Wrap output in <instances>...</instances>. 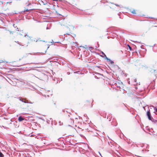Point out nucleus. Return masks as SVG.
Returning <instances> with one entry per match:
<instances>
[{
	"label": "nucleus",
	"mask_w": 157,
	"mask_h": 157,
	"mask_svg": "<svg viewBox=\"0 0 157 157\" xmlns=\"http://www.w3.org/2000/svg\"><path fill=\"white\" fill-rule=\"evenodd\" d=\"M29 58L27 56H24L21 58L19 60L15 61L14 66L20 67L22 65L29 64V62H28Z\"/></svg>",
	"instance_id": "obj_1"
},
{
	"label": "nucleus",
	"mask_w": 157,
	"mask_h": 157,
	"mask_svg": "<svg viewBox=\"0 0 157 157\" xmlns=\"http://www.w3.org/2000/svg\"><path fill=\"white\" fill-rule=\"evenodd\" d=\"M84 105L86 107H91L92 106L91 102L89 101H86L84 103Z\"/></svg>",
	"instance_id": "obj_2"
},
{
	"label": "nucleus",
	"mask_w": 157,
	"mask_h": 157,
	"mask_svg": "<svg viewBox=\"0 0 157 157\" xmlns=\"http://www.w3.org/2000/svg\"><path fill=\"white\" fill-rule=\"evenodd\" d=\"M34 9H35L34 8H33V7H30L28 9V8H27V9H25V10H24V12L26 11L27 12H28L30 11H32V10H34Z\"/></svg>",
	"instance_id": "obj_3"
},
{
	"label": "nucleus",
	"mask_w": 157,
	"mask_h": 157,
	"mask_svg": "<svg viewBox=\"0 0 157 157\" xmlns=\"http://www.w3.org/2000/svg\"><path fill=\"white\" fill-rule=\"evenodd\" d=\"M147 115L148 116V118L149 120H151V113L150 112V111H148L147 112Z\"/></svg>",
	"instance_id": "obj_4"
},
{
	"label": "nucleus",
	"mask_w": 157,
	"mask_h": 157,
	"mask_svg": "<svg viewBox=\"0 0 157 157\" xmlns=\"http://www.w3.org/2000/svg\"><path fill=\"white\" fill-rule=\"evenodd\" d=\"M24 120V118L22 117L21 116H20L18 118V121L19 122L21 121Z\"/></svg>",
	"instance_id": "obj_5"
},
{
	"label": "nucleus",
	"mask_w": 157,
	"mask_h": 157,
	"mask_svg": "<svg viewBox=\"0 0 157 157\" xmlns=\"http://www.w3.org/2000/svg\"><path fill=\"white\" fill-rule=\"evenodd\" d=\"M131 13H132L133 14H136V11L134 9L132 10H131Z\"/></svg>",
	"instance_id": "obj_6"
},
{
	"label": "nucleus",
	"mask_w": 157,
	"mask_h": 157,
	"mask_svg": "<svg viewBox=\"0 0 157 157\" xmlns=\"http://www.w3.org/2000/svg\"><path fill=\"white\" fill-rule=\"evenodd\" d=\"M22 101L23 102H24L27 103H28V100H25V99H22Z\"/></svg>",
	"instance_id": "obj_7"
},
{
	"label": "nucleus",
	"mask_w": 157,
	"mask_h": 157,
	"mask_svg": "<svg viewBox=\"0 0 157 157\" xmlns=\"http://www.w3.org/2000/svg\"><path fill=\"white\" fill-rule=\"evenodd\" d=\"M127 46L128 47V48H129V50L130 51H131L132 50V48L129 45H127Z\"/></svg>",
	"instance_id": "obj_8"
},
{
	"label": "nucleus",
	"mask_w": 157,
	"mask_h": 157,
	"mask_svg": "<svg viewBox=\"0 0 157 157\" xmlns=\"http://www.w3.org/2000/svg\"><path fill=\"white\" fill-rule=\"evenodd\" d=\"M4 155L0 151V157H3Z\"/></svg>",
	"instance_id": "obj_9"
},
{
	"label": "nucleus",
	"mask_w": 157,
	"mask_h": 157,
	"mask_svg": "<svg viewBox=\"0 0 157 157\" xmlns=\"http://www.w3.org/2000/svg\"><path fill=\"white\" fill-rule=\"evenodd\" d=\"M31 6V4H29L28 5H27V6Z\"/></svg>",
	"instance_id": "obj_10"
},
{
	"label": "nucleus",
	"mask_w": 157,
	"mask_h": 157,
	"mask_svg": "<svg viewBox=\"0 0 157 157\" xmlns=\"http://www.w3.org/2000/svg\"><path fill=\"white\" fill-rule=\"evenodd\" d=\"M90 48V49H93V48L92 47H90V48Z\"/></svg>",
	"instance_id": "obj_11"
},
{
	"label": "nucleus",
	"mask_w": 157,
	"mask_h": 157,
	"mask_svg": "<svg viewBox=\"0 0 157 157\" xmlns=\"http://www.w3.org/2000/svg\"><path fill=\"white\" fill-rule=\"evenodd\" d=\"M155 110L156 111V112H157V108H156Z\"/></svg>",
	"instance_id": "obj_12"
},
{
	"label": "nucleus",
	"mask_w": 157,
	"mask_h": 157,
	"mask_svg": "<svg viewBox=\"0 0 157 157\" xmlns=\"http://www.w3.org/2000/svg\"><path fill=\"white\" fill-rule=\"evenodd\" d=\"M6 63H10V62H6Z\"/></svg>",
	"instance_id": "obj_13"
},
{
	"label": "nucleus",
	"mask_w": 157,
	"mask_h": 157,
	"mask_svg": "<svg viewBox=\"0 0 157 157\" xmlns=\"http://www.w3.org/2000/svg\"><path fill=\"white\" fill-rule=\"evenodd\" d=\"M53 1H57V0H52Z\"/></svg>",
	"instance_id": "obj_14"
},
{
	"label": "nucleus",
	"mask_w": 157,
	"mask_h": 157,
	"mask_svg": "<svg viewBox=\"0 0 157 157\" xmlns=\"http://www.w3.org/2000/svg\"><path fill=\"white\" fill-rule=\"evenodd\" d=\"M104 54V55L106 57V55H105Z\"/></svg>",
	"instance_id": "obj_15"
},
{
	"label": "nucleus",
	"mask_w": 157,
	"mask_h": 157,
	"mask_svg": "<svg viewBox=\"0 0 157 157\" xmlns=\"http://www.w3.org/2000/svg\"><path fill=\"white\" fill-rule=\"evenodd\" d=\"M106 58H107V59H108V58H107V57H106Z\"/></svg>",
	"instance_id": "obj_16"
}]
</instances>
